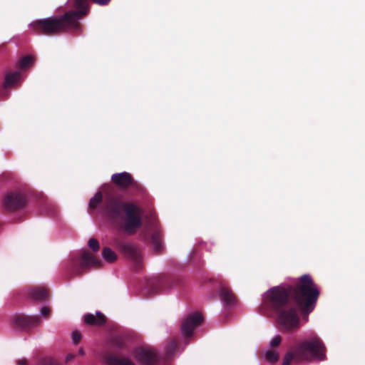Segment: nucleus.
I'll use <instances>...</instances> for the list:
<instances>
[{
    "label": "nucleus",
    "mask_w": 365,
    "mask_h": 365,
    "mask_svg": "<svg viewBox=\"0 0 365 365\" xmlns=\"http://www.w3.org/2000/svg\"><path fill=\"white\" fill-rule=\"evenodd\" d=\"M319 291L308 274L300 277L295 285L284 284L268 289L263 297L262 305L277 314L278 323L286 330L297 329L298 312L311 313L317 304Z\"/></svg>",
    "instance_id": "1"
},
{
    "label": "nucleus",
    "mask_w": 365,
    "mask_h": 365,
    "mask_svg": "<svg viewBox=\"0 0 365 365\" xmlns=\"http://www.w3.org/2000/svg\"><path fill=\"white\" fill-rule=\"evenodd\" d=\"M101 205V211L115 227L125 234L132 235L141 227V208L133 202H125L118 195L106 192L104 196L97 192L90 200L89 208L95 210Z\"/></svg>",
    "instance_id": "2"
},
{
    "label": "nucleus",
    "mask_w": 365,
    "mask_h": 365,
    "mask_svg": "<svg viewBox=\"0 0 365 365\" xmlns=\"http://www.w3.org/2000/svg\"><path fill=\"white\" fill-rule=\"evenodd\" d=\"M87 11L85 10L69 11L63 15L54 16L33 21L30 26L37 34L55 36L67 31L81 29L79 20Z\"/></svg>",
    "instance_id": "3"
},
{
    "label": "nucleus",
    "mask_w": 365,
    "mask_h": 365,
    "mask_svg": "<svg viewBox=\"0 0 365 365\" xmlns=\"http://www.w3.org/2000/svg\"><path fill=\"white\" fill-rule=\"evenodd\" d=\"M293 350L294 354L288 352L284 356L283 365H289L294 359V354L309 361L313 359L322 361L325 359V347L318 336H314L309 340L297 344Z\"/></svg>",
    "instance_id": "4"
},
{
    "label": "nucleus",
    "mask_w": 365,
    "mask_h": 365,
    "mask_svg": "<svg viewBox=\"0 0 365 365\" xmlns=\"http://www.w3.org/2000/svg\"><path fill=\"white\" fill-rule=\"evenodd\" d=\"M102 262L88 250H83L79 255L73 256L68 264L67 272L71 277L81 276L91 267L99 268Z\"/></svg>",
    "instance_id": "5"
},
{
    "label": "nucleus",
    "mask_w": 365,
    "mask_h": 365,
    "mask_svg": "<svg viewBox=\"0 0 365 365\" xmlns=\"http://www.w3.org/2000/svg\"><path fill=\"white\" fill-rule=\"evenodd\" d=\"M114 245L125 257L129 258L133 262L136 270L141 268L143 257L138 245L119 238L114 240Z\"/></svg>",
    "instance_id": "6"
},
{
    "label": "nucleus",
    "mask_w": 365,
    "mask_h": 365,
    "mask_svg": "<svg viewBox=\"0 0 365 365\" xmlns=\"http://www.w3.org/2000/svg\"><path fill=\"white\" fill-rule=\"evenodd\" d=\"M26 203L27 200L25 195L22 192L17 190L6 192L1 200L3 209L10 212L24 208Z\"/></svg>",
    "instance_id": "7"
},
{
    "label": "nucleus",
    "mask_w": 365,
    "mask_h": 365,
    "mask_svg": "<svg viewBox=\"0 0 365 365\" xmlns=\"http://www.w3.org/2000/svg\"><path fill=\"white\" fill-rule=\"evenodd\" d=\"M12 325L19 329L29 331L31 329L41 324V319L38 316H28L24 314H16L13 316Z\"/></svg>",
    "instance_id": "8"
},
{
    "label": "nucleus",
    "mask_w": 365,
    "mask_h": 365,
    "mask_svg": "<svg viewBox=\"0 0 365 365\" xmlns=\"http://www.w3.org/2000/svg\"><path fill=\"white\" fill-rule=\"evenodd\" d=\"M203 321V317L199 312L189 314L181 324V331L185 337L189 338L192 335L193 330Z\"/></svg>",
    "instance_id": "9"
},
{
    "label": "nucleus",
    "mask_w": 365,
    "mask_h": 365,
    "mask_svg": "<svg viewBox=\"0 0 365 365\" xmlns=\"http://www.w3.org/2000/svg\"><path fill=\"white\" fill-rule=\"evenodd\" d=\"M135 356L143 365H157L158 361L157 353L151 348L136 349Z\"/></svg>",
    "instance_id": "10"
},
{
    "label": "nucleus",
    "mask_w": 365,
    "mask_h": 365,
    "mask_svg": "<svg viewBox=\"0 0 365 365\" xmlns=\"http://www.w3.org/2000/svg\"><path fill=\"white\" fill-rule=\"evenodd\" d=\"M133 178V175L128 172L114 173L111 176L112 182L121 190L128 189Z\"/></svg>",
    "instance_id": "11"
},
{
    "label": "nucleus",
    "mask_w": 365,
    "mask_h": 365,
    "mask_svg": "<svg viewBox=\"0 0 365 365\" xmlns=\"http://www.w3.org/2000/svg\"><path fill=\"white\" fill-rule=\"evenodd\" d=\"M219 296L221 301L226 306H234L237 303V298L231 289L225 284H220Z\"/></svg>",
    "instance_id": "12"
},
{
    "label": "nucleus",
    "mask_w": 365,
    "mask_h": 365,
    "mask_svg": "<svg viewBox=\"0 0 365 365\" xmlns=\"http://www.w3.org/2000/svg\"><path fill=\"white\" fill-rule=\"evenodd\" d=\"M173 280L167 276L159 277L157 279H151L148 282V285L151 287L153 293L158 292L163 289H167L173 287Z\"/></svg>",
    "instance_id": "13"
},
{
    "label": "nucleus",
    "mask_w": 365,
    "mask_h": 365,
    "mask_svg": "<svg viewBox=\"0 0 365 365\" xmlns=\"http://www.w3.org/2000/svg\"><path fill=\"white\" fill-rule=\"evenodd\" d=\"M29 297L35 301H44L48 299V289L41 287H34L29 289Z\"/></svg>",
    "instance_id": "14"
},
{
    "label": "nucleus",
    "mask_w": 365,
    "mask_h": 365,
    "mask_svg": "<svg viewBox=\"0 0 365 365\" xmlns=\"http://www.w3.org/2000/svg\"><path fill=\"white\" fill-rule=\"evenodd\" d=\"M83 320L86 324L93 326H103L106 323V317L100 312H97L96 315L86 314L83 317Z\"/></svg>",
    "instance_id": "15"
},
{
    "label": "nucleus",
    "mask_w": 365,
    "mask_h": 365,
    "mask_svg": "<svg viewBox=\"0 0 365 365\" xmlns=\"http://www.w3.org/2000/svg\"><path fill=\"white\" fill-rule=\"evenodd\" d=\"M105 359L108 365H135L130 359L119 357L112 353L106 354Z\"/></svg>",
    "instance_id": "16"
},
{
    "label": "nucleus",
    "mask_w": 365,
    "mask_h": 365,
    "mask_svg": "<svg viewBox=\"0 0 365 365\" xmlns=\"http://www.w3.org/2000/svg\"><path fill=\"white\" fill-rule=\"evenodd\" d=\"M21 76L20 72L15 71L6 75L4 80V86L8 87L14 85L19 78Z\"/></svg>",
    "instance_id": "17"
},
{
    "label": "nucleus",
    "mask_w": 365,
    "mask_h": 365,
    "mask_svg": "<svg viewBox=\"0 0 365 365\" xmlns=\"http://www.w3.org/2000/svg\"><path fill=\"white\" fill-rule=\"evenodd\" d=\"M102 255L105 260L108 262H113L117 259V255L108 247L103 249Z\"/></svg>",
    "instance_id": "18"
},
{
    "label": "nucleus",
    "mask_w": 365,
    "mask_h": 365,
    "mask_svg": "<svg viewBox=\"0 0 365 365\" xmlns=\"http://www.w3.org/2000/svg\"><path fill=\"white\" fill-rule=\"evenodd\" d=\"M71 6L78 10H85L88 12V0H69Z\"/></svg>",
    "instance_id": "19"
},
{
    "label": "nucleus",
    "mask_w": 365,
    "mask_h": 365,
    "mask_svg": "<svg viewBox=\"0 0 365 365\" xmlns=\"http://www.w3.org/2000/svg\"><path fill=\"white\" fill-rule=\"evenodd\" d=\"M178 347V342L175 339H171L165 347L166 358L169 359L175 353Z\"/></svg>",
    "instance_id": "20"
},
{
    "label": "nucleus",
    "mask_w": 365,
    "mask_h": 365,
    "mask_svg": "<svg viewBox=\"0 0 365 365\" xmlns=\"http://www.w3.org/2000/svg\"><path fill=\"white\" fill-rule=\"evenodd\" d=\"M133 192L143 194L145 191L143 185L139 182L136 181L134 178L132 179V182L130 183L129 187Z\"/></svg>",
    "instance_id": "21"
},
{
    "label": "nucleus",
    "mask_w": 365,
    "mask_h": 365,
    "mask_svg": "<svg viewBox=\"0 0 365 365\" xmlns=\"http://www.w3.org/2000/svg\"><path fill=\"white\" fill-rule=\"evenodd\" d=\"M151 241L155 251L160 253L162 250V244L159 235L158 233L153 234Z\"/></svg>",
    "instance_id": "22"
},
{
    "label": "nucleus",
    "mask_w": 365,
    "mask_h": 365,
    "mask_svg": "<svg viewBox=\"0 0 365 365\" xmlns=\"http://www.w3.org/2000/svg\"><path fill=\"white\" fill-rule=\"evenodd\" d=\"M34 62V58L30 56H26L23 57L20 61H19L18 66L20 68H26L28 66H29L31 64H32Z\"/></svg>",
    "instance_id": "23"
},
{
    "label": "nucleus",
    "mask_w": 365,
    "mask_h": 365,
    "mask_svg": "<svg viewBox=\"0 0 365 365\" xmlns=\"http://www.w3.org/2000/svg\"><path fill=\"white\" fill-rule=\"evenodd\" d=\"M266 359L270 363H274L278 361L279 355L277 352L269 350L266 353Z\"/></svg>",
    "instance_id": "24"
},
{
    "label": "nucleus",
    "mask_w": 365,
    "mask_h": 365,
    "mask_svg": "<svg viewBox=\"0 0 365 365\" xmlns=\"http://www.w3.org/2000/svg\"><path fill=\"white\" fill-rule=\"evenodd\" d=\"M112 344L113 346L122 349L124 347V341L123 339L120 336L113 337L112 339Z\"/></svg>",
    "instance_id": "25"
},
{
    "label": "nucleus",
    "mask_w": 365,
    "mask_h": 365,
    "mask_svg": "<svg viewBox=\"0 0 365 365\" xmlns=\"http://www.w3.org/2000/svg\"><path fill=\"white\" fill-rule=\"evenodd\" d=\"M88 246L93 252L99 250L100 246L98 241L95 238H91L88 241Z\"/></svg>",
    "instance_id": "26"
},
{
    "label": "nucleus",
    "mask_w": 365,
    "mask_h": 365,
    "mask_svg": "<svg viewBox=\"0 0 365 365\" xmlns=\"http://www.w3.org/2000/svg\"><path fill=\"white\" fill-rule=\"evenodd\" d=\"M81 339V334L78 331H74L72 333V340L73 344H78Z\"/></svg>",
    "instance_id": "27"
},
{
    "label": "nucleus",
    "mask_w": 365,
    "mask_h": 365,
    "mask_svg": "<svg viewBox=\"0 0 365 365\" xmlns=\"http://www.w3.org/2000/svg\"><path fill=\"white\" fill-rule=\"evenodd\" d=\"M281 341H282V338H281V336H279V335H278V336H274V337L272 339V341H271V342H270V345H271V346H272V347L277 346H279V345L280 344Z\"/></svg>",
    "instance_id": "28"
},
{
    "label": "nucleus",
    "mask_w": 365,
    "mask_h": 365,
    "mask_svg": "<svg viewBox=\"0 0 365 365\" xmlns=\"http://www.w3.org/2000/svg\"><path fill=\"white\" fill-rule=\"evenodd\" d=\"M51 309L48 307H43L41 309V314L44 317H48L51 314Z\"/></svg>",
    "instance_id": "29"
},
{
    "label": "nucleus",
    "mask_w": 365,
    "mask_h": 365,
    "mask_svg": "<svg viewBox=\"0 0 365 365\" xmlns=\"http://www.w3.org/2000/svg\"><path fill=\"white\" fill-rule=\"evenodd\" d=\"M39 365H59L56 361L53 359H46L42 361Z\"/></svg>",
    "instance_id": "30"
},
{
    "label": "nucleus",
    "mask_w": 365,
    "mask_h": 365,
    "mask_svg": "<svg viewBox=\"0 0 365 365\" xmlns=\"http://www.w3.org/2000/svg\"><path fill=\"white\" fill-rule=\"evenodd\" d=\"M93 3L100 5V6H106L108 5L111 0H91Z\"/></svg>",
    "instance_id": "31"
},
{
    "label": "nucleus",
    "mask_w": 365,
    "mask_h": 365,
    "mask_svg": "<svg viewBox=\"0 0 365 365\" xmlns=\"http://www.w3.org/2000/svg\"><path fill=\"white\" fill-rule=\"evenodd\" d=\"M74 354H68L66 357V362H68L70 361H71L73 358H74Z\"/></svg>",
    "instance_id": "32"
},
{
    "label": "nucleus",
    "mask_w": 365,
    "mask_h": 365,
    "mask_svg": "<svg viewBox=\"0 0 365 365\" xmlns=\"http://www.w3.org/2000/svg\"><path fill=\"white\" fill-rule=\"evenodd\" d=\"M18 365H27V361L25 359L19 360L17 361Z\"/></svg>",
    "instance_id": "33"
},
{
    "label": "nucleus",
    "mask_w": 365,
    "mask_h": 365,
    "mask_svg": "<svg viewBox=\"0 0 365 365\" xmlns=\"http://www.w3.org/2000/svg\"><path fill=\"white\" fill-rule=\"evenodd\" d=\"M78 354H79L80 355H82V356H83V355H84L85 352H84V350L83 349V348H81V349H79V351H78Z\"/></svg>",
    "instance_id": "34"
}]
</instances>
